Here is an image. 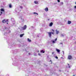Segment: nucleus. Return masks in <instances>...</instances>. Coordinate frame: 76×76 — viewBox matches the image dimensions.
<instances>
[{
	"label": "nucleus",
	"mask_w": 76,
	"mask_h": 76,
	"mask_svg": "<svg viewBox=\"0 0 76 76\" xmlns=\"http://www.w3.org/2000/svg\"><path fill=\"white\" fill-rule=\"evenodd\" d=\"M45 10L46 12H48V8L46 7L45 9Z\"/></svg>",
	"instance_id": "nucleus-10"
},
{
	"label": "nucleus",
	"mask_w": 76,
	"mask_h": 76,
	"mask_svg": "<svg viewBox=\"0 0 76 76\" xmlns=\"http://www.w3.org/2000/svg\"><path fill=\"white\" fill-rule=\"evenodd\" d=\"M5 39H7V38H9V37H8V36H7V37H5Z\"/></svg>",
	"instance_id": "nucleus-30"
},
{
	"label": "nucleus",
	"mask_w": 76,
	"mask_h": 76,
	"mask_svg": "<svg viewBox=\"0 0 76 76\" xmlns=\"http://www.w3.org/2000/svg\"><path fill=\"white\" fill-rule=\"evenodd\" d=\"M12 22L13 25H15V20H14V21Z\"/></svg>",
	"instance_id": "nucleus-20"
},
{
	"label": "nucleus",
	"mask_w": 76,
	"mask_h": 76,
	"mask_svg": "<svg viewBox=\"0 0 76 76\" xmlns=\"http://www.w3.org/2000/svg\"><path fill=\"white\" fill-rule=\"evenodd\" d=\"M52 30H53V32H54V30H53V29H52Z\"/></svg>",
	"instance_id": "nucleus-46"
},
{
	"label": "nucleus",
	"mask_w": 76,
	"mask_h": 76,
	"mask_svg": "<svg viewBox=\"0 0 76 76\" xmlns=\"http://www.w3.org/2000/svg\"><path fill=\"white\" fill-rule=\"evenodd\" d=\"M51 42H52V43L53 44H54V43H55V41H54V40H51Z\"/></svg>",
	"instance_id": "nucleus-19"
},
{
	"label": "nucleus",
	"mask_w": 76,
	"mask_h": 76,
	"mask_svg": "<svg viewBox=\"0 0 76 76\" xmlns=\"http://www.w3.org/2000/svg\"><path fill=\"white\" fill-rule=\"evenodd\" d=\"M12 5H11V4H10L9 5V7L10 8H11V7H12Z\"/></svg>",
	"instance_id": "nucleus-24"
},
{
	"label": "nucleus",
	"mask_w": 76,
	"mask_h": 76,
	"mask_svg": "<svg viewBox=\"0 0 76 76\" xmlns=\"http://www.w3.org/2000/svg\"><path fill=\"white\" fill-rule=\"evenodd\" d=\"M7 43H8V42H9V41H7Z\"/></svg>",
	"instance_id": "nucleus-42"
},
{
	"label": "nucleus",
	"mask_w": 76,
	"mask_h": 76,
	"mask_svg": "<svg viewBox=\"0 0 76 76\" xmlns=\"http://www.w3.org/2000/svg\"><path fill=\"white\" fill-rule=\"evenodd\" d=\"M69 72V71H67V72L68 73Z\"/></svg>",
	"instance_id": "nucleus-49"
},
{
	"label": "nucleus",
	"mask_w": 76,
	"mask_h": 76,
	"mask_svg": "<svg viewBox=\"0 0 76 76\" xmlns=\"http://www.w3.org/2000/svg\"><path fill=\"white\" fill-rule=\"evenodd\" d=\"M73 76H75V75H73Z\"/></svg>",
	"instance_id": "nucleus-50"
},
{
	"label": "nucleus",
	"mask_w": 76,
	"mask_h": 76,
	"mask_svg": "<svg viewBox=\"0 0 76 76\" xmlns=\"http://www.w3.org/2000/svg\"><path fill=\"white\" fill-rule=\"evenodd\" d=\"M50 61H52L51 60Z\"/></svg>",
	"instance_id": "nucleus-57"
},
{
	"label": "nucleus",
	"mask_w": 76,
	"mask_h": 76,
	"mask_svg": "<svg viewBox=\"0 0 76 76\" xmlns=\"http://www.w3.org/2000/svg\"><path fill=\"white\" fill-rule=\"evenodd\" d=\"M15 12H18V11H16V10H15Z\"/></svg>",
	"instance_id": "nucleus-45"
},
{
	"label": "nucleus",
	"mask_w": 76,
	"mask_h": 76,
	"mask_svg": "<svg viewBox=\"0 0 76 76\" xmlns=\"http://www.w3.org/2000/svg\"><path fill=\"white\" fill-rule=\"evenodd\" d=\"M64 36V34H61V36L63 37Z\"/></svg>",
	"instance_id": "nucleus-23"
},
{
	"label": "nucleus",
	"mask_w": 76,
	"mask_h": 76,
	"mask_svg": "<svg viewBox=\"0 0 76 76\" xmlns=\"http://www.w3.org/2000/svg\"><path fill=\"white\" fill-rule=\"evenodd\" d=\"M72 56H71L70 55L68 56V59L69 60H70L71 59H72Z\"/></svg>",
	"instance_id": "nucleus-6"
},
{
	"label": "nucleus",
	"mask_w": 76,
	"mask_h": 76,
	"mask_svg": "<svg viewBox=\"0 0 76 76\" xmlns=\"http://www.w3.org/2000/svg\"><path fill=\"white\" fill-rule=\"evenodd\" d=\"M56 34H58V33H59V31H57V29L56 30Z\"/></svg>",
	"instance_id": "nucleus-13"
},
{
	"label": "nucleus",
	"mask_w": 76,
	"mask_h": 76,
	"mask_svg": "<svg viewBox=\"0 0 76 76\" xmlns=\"http://www.w3.org/2000/svg\"><path fill=\"white\" fill-rule=\"evenodd\" d=\"M63 2H61V3L60 5H63Z\"/></svg>",
	"instance_id": "nucleus-27"
},
{
	"label": "nucleus",
	"mask_w": 76,
	"mask_h": 76,
	"mask_svg": "<svg viewBox=\"0 0 76 76\" xmlns=\"http://www.w3.org/2000/svg\"><path fill=\"white\" fill-rule=\"evenodd\" d=\"M19 47H20V45H19Z\"/></svg>",
	"instance_id": "nucleus-44"
},
{
	"label": "nucleus",
	"mask_w": 76,
	"mask_h": 76,
	"mask_svg": "<svg viewBox=\"0 0 76 76\" xmlns=\"http://www.w3.org/2000/svg\"><path fill=\"white\" fill-rule=\"evenodd\" d=\"M24 34H21L20 35V37H22L23 35H24Z\"/></svg>",
	"instance_id": "nucleus-14"
},
{
	"label": "nucleus",
	"mask_w": 76,
	"mask_h": 76,
	"mask_svg": "<svg viewBox=\"0 0 76 76\" xmlns=\"http://www.w3.org/2000/svg\"><path fill=\"white\" fill-rule=\"evenodd\" d=\"M39 52V51H38V52Z\"/></svg>",
	"instance_id": "nucleus-58"
},
{
	"label": "nucleus",
	"mask_w": 76,
	"mask_h": 76,
	"mask_svg": "<svg viewBox=\"0 0 76 76\" xmlns=\"http://www.w3.org/2000/svg\"><path fill=\"white\" fill-rule=\"evenodd\" d=\"M34 3L35 4H38V1H35Z\"/></svg>",
	"instance_id": "nucleus-21"
},
{
	"label": "nucleus",
	"mask_w": 76,
	"mask_h": 76,
	"mask_svg": "<svg viewBox=\"0 0 76 76\" xmlns=\"http://www.w3.org/2000/svg\"><path fill=\"white\" fill-rule=\"evenodd\" d=\"M47 33L48 34L49 37H50V38H51V36H52L51 35V32H47Z\"/></svg>",
	"instance_id": "nucleus-4"
},
{
	"label": "nucleus",
	"mask_w": 76,
	"mask_h": 76,
	"mask_svg": "<svg viewBox=\"0 0 76 76\" xmlns=\"http://www.w3.org/2000/svg\"><path fill=\"white\" fill-rule=\"evenodd\" d=\"M34 14H36L37 15H38V13L37 12H34Z\"/></svg>",
	"instance_id": "nucleus-25"
},
{
	"label": "nucleus",
	"mask_w": 76,
	"mask_h": 76,
	"mask_svg": "<svg viewBox=\"0 0 76 76\" xmlns=\"http://www.w3.org/2000/svg\"><path fill=\"white\" fill-rule=\"evenodd\" d=\"M0 13H1V14H0V16H1V15L3 14V12H2V11H1L0 12Z\"/></svg>",
	"instance_id": "nucleus-26"
},
{
	"label": "nucleus",
	"mask_w": 76,
	"mask_h": 76,
	"mask_svg": "<svg viewBox=\"0 0 76 76\" xmlns=\"http://www.w3.org/2000/svg\"><path fill=\"white\" fill-rule=\"evenodd\" d=\"M74 7H75V9H76V6H75Z\"/></svg>",
	"instance_id": "nucleus-39"
},
{
	"label": "nucleus",
	"mask_w": 76,
	"mask_h": 76,
	"mask_svg": "<svg viewBox=\"0 0 76 76\" xmlns=\"http://www.w3.org/2000/svg\"><path fill=\"white\" fill-rule=\"evenodd\" d=\"M37 37H39V36H37Z\"/></svg>",
	"instance_id": "nucleus-56"
},
{
	"label": "nucleus",
	"mask_w": 76,
	"mask_h": 76,
	"mask_svg": "<svg viewBox=\"0 0 76 76\" xmlns=\"http://www.w3.org/2000/svg\"><path fill=\"white\" fill-rule=\"evenodd\" d=\"M71 23H72V22L70 21H68V24H70Z\"/></svg>",
	"instance_id": "nucleus-12"
},
{
	"label": "nucleus",
	"mask_w": 76,
	"mask_h": 76,
	"mask_svg": "<svg viewBox=\"0 0 76 76\" xmlns=\"http://www.w3.org/2000/svg\"><path fill=\"white\" fill-rule=\"evenodd\" d=\"M38 55L39 56H41V54H40V53H38Z\"/></svg>",
	"instance_id": "nucleus-32"
},
{
	"label": "nucleus",
	"mask_w": 76,
	"mask_h": 76,
	"mask_svg": "<svg viewBox=\"0 0 76 76\" xmlns=\"http://www.w3.org/2000/svg\"><path fill=\"white\" fill-rule=\"evenodd\" d=\"M7 22H8V20L4 19L2 21V23H7V24H8Z\"/></svg>",
	"instance_id": "nucleus-3"
},
{
	"label": "nucleus",
	"mask_w": 76,
	"mask_h": 76,
	"mask_svg": "<svg viewBox=\"0 0 76 76\" xmlns=\"http://www.w3.org/2000/svg\"><path fill=\"white\" fill-rule=\"evenodd\" d=\"M55 58H56V59H58V57L57 56H56L55 57Z\"/></svg>",
	"instance_id": "nucleus-31"
},
{
	"label": "nucleus",
	"mask_w": 76,
	"mask_h": 76,
	"mask_svg": "<svg viewBox=\"0 0 76 76\" xmlns=\"http://www.w3.org/2000/svg\"><path fill=\"white\" fill-rule=\"evenodd\" d=\"M20 8L21 9H23V7L22 6H20Z\"/></svg>",
	"instance_id": "nucleus-28"
},
{
	"label": "nucleus",
	"mask_w": 76,
	"mask_h": 76,
	"mask_svg": "<svg viewBox=\"0 0 76 76\" xmlns=\"http://www.w3.org/2000/svg\"><path fill=\"white\" fill-rule=\"evenodd\" d=\"M50 73H52V74H53V72H50Z\"/></svg>",
	"instance_id": "nucleus-54"
},
{
	"label": "nucleus",
	"mask_w": 76,
	"mask_h": 76,
	"mask_svg": "<svg viewBox=\"0 0 76 76\" xmlns=\"http://www.w3.org/2000/svg\"><path fill=\"white\" fill-rule=\"evenodd\" d=\"M52 63H51V64H52Z\"/></svg>",
	"instance_id": "nucleus-59"
},
{
	"label": "nucleus",
	"mask_w": 76,
	"mask_h": 76,
	"mask_svg": "<svg viewBox=\"0 0 76 76\" xmlns=\"http://www.w3.org/2000/svg\"><path fill=\"white\" fill-rule=\"evenodd\" d=\"M30 54H30V53H29V54H28L29 55H30Z\"/></svg>",
	"instance_id": "nucleus-48"
},
{
	"label": "nucleus",
	"mask_w": 76,
	"mask_h": 76,
	"mask_svg": "<svg viewBox=\"0 0 76 76\" xmlns=\"http://www.w3.org/2000/svg\"><path fill=\"white\" fill-rule=\"evenodd\" d=\"M31 28H34V26H31Z\"/></svg>",
	"instance_id": "nucleus-38"
},
{
	"label": "nucleus",
	"mask_w": 76,
	"mask_h": 76,
	"mask_svg": "<svg viewBox=\"0 0 76 76\" xmlns=\"http://www.w3.org/2000/svg\"><path fill=\"white\" fill-rule=\"evenodd\" d=\"M57 1H58V2H60V0H57Z\"/></svg>",
	"instance_id": "nucleus-35"
},
{
	"label": "nucleus",
	"mask_w": 76,
	"mask_h": 76,
	"mask_svg": "<svg viewBox=\"0 0 76 76\" xmlns=\"http://www.w3.org/2000/svg\"><path fill=\"white\" fill-rule=\"evenodd\" d=\"M55 40L56 41H57V38H56Z\"/></svg>",
	"instance_id": "nucleus-36"
},
{
	"label": "nucleus",
	"mask_w": 76,
	"mask_h": 76,
	"mask_svg": "<svg viewBox=\"0 0 76 76\" xmlns=\"http://www.w3.org/2000/svg\"><path fill=\"white\" fill-rule=\"evenodd\" d=\"M27 40L29 42H31V40L29 39V38Z\"/></svg>",
	"instance_id": "nucleus-15"
},
{
	"label": "nucleus",
	"mask_w": 76,
	"mask_h": 76,
	"mask_svg": "<svg viewBox=\"0 0 76 76\" xmlns=\"http://www.w3.org/2000/svg\"><path fill=\"white\" fill-rule=\"evenodd\" d=\"M15 45H14V44L10 43H9L8 48H13V47H15Z\"/></svg>",
	"instance_id": "nucleus-2"
},
{
	"label": "nucleus",
	"mask_w": 76,
	"mask_h": 76,
	"mask_svg": "<svg viewBox=\"0 0 76 76\" xmlns=\"http://www.w3.org/2000/svg\"><path fill=\"white\" fill-rule=\"evenodd\" d=\"M40 52L41 53H45V51H44V50H42Z\"/></svg>",
	"instance_id": "nucleus-17"
},
{
	"label": "nucleus",
	"mask_w": 76,
	"mask_h": 76,
	"mask_svg": "<svg viewBox=\"0 0 76 76\" xmlns=\"http://www.w3.org/2000/svg\"><path fill=\"white\" fill-rule=\"evenodd\" d=\"M53 25V22L50 23L49 24V26H52Z\"/></svg>",
	"instance_id": "nucleus-9"
},
{
	"label": "nucleus",
	"mask_w": 76,
	"mask_h": 76,
	"mask_svg": "<svg viewBox=\"0 0 76 76\" xmlns=\"http://www.w3.org/2000/svg\"><path fill=\"white\" fill-rule=\"evenodd\" d=\"M48 20H50V19H48Z\"/></svg>",
	"instance_id": "nucleus-51"
},
{
	"label": "nucleus",
	"mask_w": 76,
	"mask_h": 76,
	"mask_svg": "<svg viewBox=\"0 0 76 76\" xmlns=\"http://www.w3.org/2000/svg\"><path fill=\"white\" fill-rule=\"evenodd\" d=\"M59 72H61L60 70H59Z\"/></svg>",
	"instance_id": "nucleus-55"
},
{
	"label": "nucleus",
	"mask_w": 76,
	"mask_h": 76,
	"mask_svg": "<svg viewBox=\"0 0 76 76\" xmlns=\"http://www.w3.org/2000/svg\"><path fill=\"white\" fill-rule=\"evenodd\" d=\"M17 50H15L13 51H11V53H14V54H16V52H17Z\"/></svg>",
	"instance_id": "nucleus-5"
},
{
	"label": "nucleus",
	"mask_w": 76,
	"mask_h": 76,
	"mask_svg": "<svg viewBox=\"0 0 76 76\" xmlns=\"http://www.w3.org/2000/svg\"><path fill=\"white\" fill-rule=\"evenodd\" d=\"M18 63H16V64H14L13 65L15 66H18Z\"/></svg>",
	"instance_id": "nucleus-18"
},
{
	"label": "nucleus",
	"mask_w": 76,
	"mask_h": 76,
	"mask_svg": "<svg viewBox=\"0 0 76 76\" xmlns=\"http://www.w3.org/2000/svg\"><path fill=\"white\" fill-rule=\"evenodd\" d=\"M5 11H4L3 12V15H5Z\"/></svg>",
	"instance_id": "nucleus-29"
},
{
	"label": "nucleus",
	"mask_w": 76,
	"mask_h": 76,
	"mask_svg": "<svg viewBox=\"0 0 76 76\" xmlns=\"http://www.w3.org/2000/svg\"><path fill=\"white\" fill-rule=\"evenodd\" d=\"M20 19L21 21L22 22H23V19L22 18V16H21L20 17Z\"/></svg>",
	"instance_id": "nucleus-8"
},
{
	"label": "nucleus",
	"mask_w": 76,
	"mask_h": 76,
	"mask_svg": "<svg viewBox=\"0 0 76 76\" xmlns=\"http://www.w3.org/2000/svg\"><path fill=\"white\" fill-rule=\"evenodd\" d=\"M60 44H62V45H63V43H60Z\"/></svg>",
	"instance_id": "nucleus-37"
},
{
	"label": "nucleus",
	"mask_w": 76,
	"mask_h": 76,
	"mask_svg": "<svg viewBox=\"0 0 76 76\" xmlns=\"http://www.w3.org/2000/svg\"><path fill=\"white\" fill-rule=\"evenodd\" d=\"M56 51H57V52H58V53H60V50L59 49H56Z\"/></svg>",
	"instance_id": "nucleus-11"
},
{
	"label": "nucleus",
	"mask_w": 76,
	"mask_h": 76,
	"mask_svg": "<svg viewBox=\"0 0 76 76\" xmlns=\"http://www.w3.org/2000/svg\"><path fill=\"white\" fill-rule=\"evenodd\" d=\"M68 67H69V68H70V66H69Z\"/></svg>",
	"instance_id": "nucleus-52"
},
{
	"label": "nucleus",
	"mask_w": 76,
	"mask_h": 76,
	"mask_svg": "<svg viewBox=\"0 0 76 76\" xmlns=\"http://www.w3.org/2000/svg\"><path fill=\"white\" fill-rule=\"evenodd\" d=\"M18 13H19V12H18Z\"/></svg>",
	"instance_id": "nucleus-61"
},
{
	"label": "nucleus",
	"mask_w": 76,
	"mask_h": 76,
	"mask_svg": "<svg viewBox=\"0 0 76 76\" xmlns=\"http://www.w3.org/2000/svg\"><path fill=\"white\" fill-rule=\"evenodd\" d=\"M11 21H12V22H13V21H14V20H14V19L12 18H11Z\"/></svg>",
	"instance_id": "nucleus-22"
},
{
	"label": "nucleus",
	"mask_w": 76,
	"mask_h": 76,
	"mask_svg": "<svg viewBox=\"0 0 76 76\" xmlns=\"http://www.w3.org/2000/svg\"><path fill=\"white\" fill-rule=\"evenodd\" d=\"M52 54H54V52H53L52 53Z\"/></svg>",
	"instance_id": "nucleus-43"
},
{
	"label": "nucleus",
	"mask_w": 76,
	"mask_h": 76,
	"mask_svg": "<svg viewBox=\"0 0 76 76\" xmlns=\"http://www.w3.org/2000/svg\"><path fill=\"white\" fill-rule=\"evenodd\" d=\"M8 40H9V39H8Z\"/></svg>",
	"instance_id": "nucleus-60"
},
{
	"label": "nucleus",
	"mask_w": 76,
	"mask_h": 76,
	"mask_svg": "<svg viewBox=\"0 0 76 76\" xmlns=\"http://www.w3.org/2000/svg\"><path fill=\"white\" fill-rule=\"evenodd\" d=\"M51 34H53H53H54V32H51Z\"/></svg>",
	"instance_id": "nucleus-33"
},
{
	"label": "nucleus",
	"mask_w": 76,
	"mask_h": 76,
	"mask_svg": "<svg viewBox=\"0 0 76 76\" xmlns=\"http://www.w3.org/2000/svg\"><path fill=\"white\" fill-rule=\"evenodd\" d=\"M9 27H7L5 26L4 28H0V30L2 31V33L4 35H7V34L10 33V30H9Z\"/></svg>",
	"instance_id": "nucleus-1"
},
{
	"label": "nucleus",
	"mask_w": 76,
	"mask_h": 76,
	"mask_svg": "<svg viewBox=\"0 0 76 76\" xmlns=\"http://www.w3.org/2000/svg\"><path fill=\"white\" fill-rule=\"evenodd\" d=\"M34 56H37V54H34Z\"/></svg>",
	"instance_id": "nucleus-40"
},
{
	"label": "nucleus",
	"mask_w": 76,
	"mask_h": 76,
	"mask_svg": "<svg viewBox=\"0 0 76 76\" xmlns=\"http://www.w3.org/2000/svg\"><path fill=\"white\" fill-rule=\"evenodd\" d=\"M27 26L26 25H25L23 27V30H25V29H26Z\"/></svg>",
	"instance_id": "nucleus-7"
},
{
	"label": "nucleus",
	"mask_w": 76,
	"mask_h": 76,
	"mask_svg": "<svg viewBox=\"0 0 76 76\" xmlns=\"http://www.w3.org/2000/svg\"><path fill=\"white\" fill-rule=\"evenodd\" d=\"M1 12H5L4 10V9H1Z\"/></svg>",
	"instance_id": "nucleus-16"
},
{
	"label": "nucleus",
	"mask_w": 76,
	"mask_h": 76,
	"mask_svg": "<svg viewBox=\"0 0 76 76\" xmlns=\"http://www.w3.org/2000/svg\"><path fill=\"white\" fill-rule=\"evenodd\" d=\"M24 46H25V47H26V46H27V45H25Z\"/></svg>",
	"instance_id": "nucleus-41"
},
{
	"label": "nucleus",
	"mask_w": 76,
	"mask_h": 76,
	"mask_svg": "<svg viewBox=\"0 0 76 76\" xmlns=\"http://www.w3.org/2000/svg\"><path fill=\"white\" fill-rule=\"evenodd\" d=\"M68 66H69V64H68Z\"/></svg>",
	"instance_id": "nucleus-53"
},
{
	"label": "nucleus",
	"mask_w": 76,
	"mask_h": 76,
	"mask_svg": "<svg viewBox=\"0 0 76 76\" xmlns=\"http://www.w3.org/2000/svg\"><path fill=\"white\" fill-rule=\"evenodd\" d=\"M74 43V44H76V42H75Z\"/></svg>",
	"instance_id": "nucleus-47"
},
{
	"label": "nucleus",
	"mask_w": 76,
	"mask_h": 76,
	"mask_svg": "<svg viewBox=\"0 0 76 76\" xmlns=\"http://www.w3.org/2000/svg\"><path fill=\"white\" fill-rule=\"evenodd\" d=\"M62 52L63 53V54H64V51H62Z\"/></svg>",
	"instance_id": "nucleus-34"
}]
</instances>
